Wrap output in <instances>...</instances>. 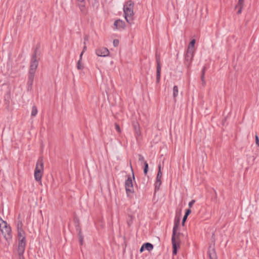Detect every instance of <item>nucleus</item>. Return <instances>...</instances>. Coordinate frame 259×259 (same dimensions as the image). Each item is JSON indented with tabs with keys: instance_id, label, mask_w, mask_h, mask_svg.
<instances>
[{
	"instance_id": "f257e3e1",
	"label": "nucleus",
	"mask_w": 259,
	"mask_h": 259,
	"mask_svg": "<svg viewBox=\"0 0 259 259\" xmlns=\"http://www.w3.org/2000/svg\"><path fill=\"white\" fill-rule=\"evenodd\" d=\"M38 65V61L36 59V55L32 56L31 60L30 69L29 71L28 78L27 81L28 90H31L33 84L34 77L36 70Z\"/></svg>"
},
{
	"instance_id": "f03ea898",
	"label": "nucleus",
	"mask_w": 259,
	"mask_h": 259,
	"mask_svg": "<svg viewBox=\"0 0 259 259\" xmlns=\"http://www.w3.org/2000/svg\"><path fill=\"white\" fill-rule=\"evenodd\" d=\"M134 3L131 1H127L123 6L124 18L126 22L129 24L132 23L134 19Z\"/></svg>"
},
{
	"instance_id": "7ed1b4c3",
	"label": "nucleus",
	"mask_w": 259,
	"mask_h": 259,
	"mask_svg": "<svg viewBox=\"0 0 259 259\" xmlns=\"http://www.w3.org/2000/svg\"><path fill=\"white\" fill-rule=\"evenodd\" d=\"M178 230V224L177 223H175L173 227L172 235L171 237V242L173 249L172 253L175 255L177 254V249L180 247L179 233H177Z\"/></svg>"
},
{
	"instance_id": "20e7f679",
	"label": "nucleus",
	"mask_w": 259,
	"mask_h": 259,
	"mask_svg": "<svg viewBox=\"0 0 259 259\" xmlns=\"http://www.w3.org/2000/svg\"><path fill=\"white\" fill-rule=\"evenodd\" d=\"M0 229L6 240L9 242L11 240V228L7 223L0 217Z\"/></svg>"
},
{
	"instance_id": "39448f33",
	"label": "nucleus",
	"mask_w": 259,
	"mask_h": 259,
	"mask_svg": "<svg viewBox=\"0 0 259 259\" xmlns=\"http://www.w3.org/2000/svg\"><path fill=\"white\" fill-rule=\"evenodd\" d=\"M44 172V161L42 157H39L36 164L34 176L37 182H41Z\"/></svg>"
},
{
	"instance_id": "423d86ee",
	"label": "nucleus",
	"mask_w": 259,
	"mask_h": 259,
	"mask_svg": "<svg viewBox=\"0 0 259 259\" xmlns=\"http://www.w3.org/2000/svg\"><path fill=\"white\" fill-rule=\"evenodd\" d=\"M132 173V177L129 176L125 182V188L127 194L133 193L134 192L133 180H135V177L133 171Z\"/></svg>"
},
{
	"instance_id": "0eeeda50",
	"label": "nucleus",
	"mask_w": 259,
	"mask_h": 259,
	"mask_svg": "<svg viewBox=\"0 0 259 259\" xmlns=\"http://www.w3.org/2000/svg\"><path fill=\"white\" fill-rule=\"evenodd\" d=\"M19 243H18V252L19 255L21 256L23 255L24 251L25 250V245H26V238H20L18 239Z\"/></svg>"
},
{
	"instance_id": "6e6552de",
	"label": "nucleus",
	"mask_w": 259,
	"mask_h": 259,
	"mask_svg": "<svg viewBox=\"0 0 259 259\" xmlns=\"http://www.w3.org/2000/svg\"><path fill=\"white\" fill-rule=\"evenodd\" d=\"M193 57L194 52L187 51V53L185 56V64L187 67H189L190 66Z\"/></svg>"
},
{
	"instance_id": "1a4fd4ad",
	"label": "nucleus",
	"mask_w": 259,
	"mask_h": 259,
	"mask_svg": "<svg viewBox=\"0 0 259 259\" xmlns=\"http://www.w3.org/2000/svg\"><path fill=\"white\" fill-rule=\"evenodd\" d=\"M162 177V172L161 171V165H158V171L156 178V182L155 183V190H158L161 184V179Z\"/></svg>"
},
{
	"instance_id": "9d476101",
	"label": "nucleus",
	"mask_w": 259,
	"mask_h": 259,
	"mask_svg": "<svg viewBox=\"0 0 259 259\" xmlns=\"http://www.w3.org/2000/svg\"><path fill=\"white\" fill-rule=\"evenodd\" d=\"M96 54L98 56L105 57L109 56V51L106 48H101L96 50Z\"/></svg>"
},
{
	"instance_id": "9b49d317",
	"label": "nucleus",
	"mask_w": 259,
	"mask_h": 259,
	"mask_svg": "<svg viewBox=\"0 0 259 259\" xmlns=\"http://www.w3.org/2000/svg\"><path fill=\"white\" fill-rule=\"evenodd\" d=\"M125 28L124 22L120 19L116 20L114 23V29L121 30Z\"/></svg>"
},
{
	"instance_id": "f8f14e48",
	"label": "nucleus",
	"mask_w": 259,
	"mask_h": 259,
	"mask_svg": "<svg viewBox=\"0 0 259 259\" xmlns=\"http://www.w3.org/2000/svg\"><path fill=\"white\" fill-rule=\"evenodd\" d=\"M157 68H156V81L157 82H159L160 78V72H161V66L160 65L159 60L157 58Z\"/></svg>"
},
{
	"instance_id": "ddd939ff",
	"label": "nucleus",
	"mask_w": 259,
	"mask_h": 259,
	"mask_svg": "<svg viewBox=\"0 0 259 259\" xmlns=\"http://www.w3.org/2000/svg\"><path fill=\"white\" fill-rule=\"evenodd\" d=\"M18 239L20 238H25V233L24 230L21 226H19V225H18Z\"/></svg>"
},
{
	"instance_id": "4468645a",
	"label": "nucleus",
	"mask_w": 259,
	"mask_h": 259,
	"mask_svg": "<svg viewBox=\"0 0 259 259\" xmlns=\"http://www.w3.org/2000/svg\"><path fill=\"white\" fill-rule=\"evenodd\" d=\"M145 250H147L149 251H151L153 249V245L150 243H145L143 244Z\"/></svg>"
},
{
	"instance_id": "2eb2a0df",
	"label": "nucleus",
	"mask_w": 259,
	"mask_h": 259,
	"mask_svg": "<svg viewBox=\"0 0 259 259\" xmlns=\"http://www.w3.org/2000/svg\"><path fill=\"white\" fill-rule=\"evenodd\" d=\"M195 44V40L192 39L188 47L187 51H191V52H194V47Z\"/></svg>"
},
{
	"instance_id": "dca6fc26",
	"label": "nucleus",
	"mask_w": 259,
	"mask_h": 259,
	"mask_svg": "<svg viewBox=\"0 0 259 259\" xmlns=\"http://www.w3.org/2000/svg\"><path fill=\"white\" fill-rule=\"evenodd\" d=\"M172 95H173V97L174 98V100L175 101H176V98L178 96V93H179V91H178V88L177 85H175L173 88V90H172Z\"/></svg>"
},
{
	"instance_id": "f3484780",
	"label": "nucleus",
	"mask_w": 259,
	"mask_h": 259,
	"mask_svg": "<svg viewBox=\"0 0 259 259\" xmlns=\"http://www.w3.org/2000/svg\"><path fill=\"white\" fill-rule=\"evenodd\" d=\"M85 1L82 2H79L78 6L80 11L82 12H84L85 11Z\"/></svg>"
},
{
	"instance_id": "a211bd4d",
	"label": "nucleus",
	"mask_w": 259,
	"mask_h": 259,
	"mask_svg": "<svg viewBox=\"0 0 259 259\" xmlns=\"http://www.w3.org/2000/svg\"><path fill=\"white\" fill-rule=\"evenodd\" d=\"M37 109L35 106H33L32 108V111L31 113V115L32 116H35L37 114Z\"/></svg>"
},
{
	"instance_id": "6ab92c4d",
	"label": "nucleus",
	"mask_w": 259,
	"mask_h": 259,
	"mask_svg": "<svg viewBox=\"0 0 259 259\" xmlns=\"http://www.w3.org/2000/svg\"><path fill=\"white\" fill-rule=\"evenodd\" d=\"M244 0H238L237 5L236 6L235 8L237 9L238 7H243Z\"/></svg>"
},
{
	"instance_id": "aec40b11",
	"label": "nucleus",
	"mask_w": 259,
	"mask_h": 259,
	"mask_svg": "<svg viewBox=\"0 0 259 259\" xmlns=\"http://www.w3.org/2000/svg\"><path fill=\"white\" fill-rule=\"evenodd\" d=\"M144 173L145 175L147 174L148 170V164L146 161H144Z\"/></svg>"
},
{
	"instance_id": "412c9836",
	"label": "nucleus",
	"mask_w": 259,
	"mask_h": 259,
	"mask_svg": "<svg viewBox=\"0 0 259 259\" xmlns=\"http://www.w3.org/2000/svg\"><path fill=\"white\" fill-rule=\"evenodd\" d=\"M77 68L79 70H82L83 68V65L81 64L80 60H78V61L77 62Z\"/></svg>"
},
{
	"instance_id": "4be33fe9",
	"label": "nucleus",
	"mask_w": 259,
	"mask_h": 259,
	"mask_svg": "<svg viewBox=\"0 0 259 259\" xmlns=\"http://www.w3.org/2000/svg\"><path fill=\"white\" fill-rule=\"evenodd\" d=\"M138 157H139V158H138L139 161L140 162H143L144 163V161H145V159H144V157L141 154H139Z\"/></svg>"
},
{
	"instance_id": "5701e85b",
	"label": "nucleus",
	"mask_w": 259,
	"mask_h": 259,
	"mask_svg": "<svg viewBox=\"0 0 259 259\" xmlns=\"http://www.w3.org/2000/svg\"><path fill=\"white\" fill-rule=\"evenodd\" d=\"M210 259H217L216 255L214 252L209 254Z\"/></svg>"
},
{
	"instance_id": "b1692460",
	"label": "nucleus",
	"mask_w": 259,
	"mask_h": 259,
	"mask_svg": "<svg viewBox=\"0 0 259 259\" xmlns=\"http://www.w3.org/2000/svg\"><path fill=\"white\" fill-rule=\"evenodd\" d=\"M115 129L119 133H121V130L120 128V127L119 126L118 124H117V123H115Z\"/></svg>"
},
{
	"instance_id": "393cba45",
	"label": "nucleus",
	"mask_w": 259,
	"mask_h": 259,
	"mask_svg": "<svg viewBox=\"0 0 259 259\" xmlns=\"http://www.w3.org/2000/svg\"><path fill=\"white\" fill-rule=\"evenodd\" d=\"M113 45H114V47H116V46H118V44H119V41H118V40H117V39H114V40H113Z\"/></svg>"
},
{
	"instance_id": "a878e982",
	"label": "nucleus",
	"mask_w": 259,
	"mask_h": 259,
	"mask_svg": "<svg viewBox=\"0 0 259 259\" xmlns=\"http://www.w3.org/2000/svg\"><path fill=\"white\" fill-rule=\"evenodd\" d=\"M195 202V201L194 200H192L191 201H190L189 202V204H188V205H189V207H191L193 205V204H194Z\"/></svg>"
},
{
	"instance_id": "bb28decb",
	"label": "nucleus",
	"mask_w": 259,
	"mask_h": 259,
	"mask_svg": "<svg viewBox=\"0 0 259 259\" xmlns=\"http://www.w3.org/2000/svg\"><path fill=\"white\" fill-rule=\"evenodd\" d=\"M255 144L257 146H259V139L257 135L255 136Z\"/></svg>"
},
{
	"instance_id": "cd10ccee",
	"label": "nucleus",
	"mask_w": 259,
	"mask_h": 259,
	"mask_svg": "<svg viewBox=\"0 0 259 259\" xmlns=\"http://www.w3.org/2000/svg\"><path fill=\"white\" fill-rule=\"evenodd\" d=\"M135 131H136V134L138 136H140V132L139 129L138 128H137L136 126H135Z\"/></svg>"
},
{
	"instance_id": "c85d7f7f",
	"label": "nucleus",
	"mask_w": 259,
	"mask_h": 259,
	"mask_svg": "<svg viewBox=\"0 0 259 259\" xmlns=\"http://www.w3.org/2000/svg\"><path fill=\"white\" fill-rule=\"evenodd\" d=\"M191 210L190 209H187L185 215H187L188 217V215L191 213Z\"/></svg>"
},
{
	"instance_id": "c756f323",
	"label": "nucleus",
	"mask_w": 259,
	"mask_h": 259,
	"mask_svg": "<svg viewBox=\"0 0 259 259\" xmlns=\"http://www.w3.org/2000/svg\"><path fill=\"white\" fill-rule=\"evenodd\" d=\"M187 217H188L187 215H184V216L183 219V221H182V225H184V223H185L186 220H187Z\"/></svg>"
},
{
	"instance_id": "7c9ffc66",
	"label": "nucleus",
	"mask_w": 259,
	"mask_h": 259,
	"mask_svg": "<svg viewBox=\"0 0 259 259\" xmlns=\"http://www.w3.org/2000/svg\"><path fill=\"white\" fill-rule=\"evenodd\" d=\"M238 8H239V9L238 10L237 13L238 14H239L241 13L243 7H239Z\"/></svg>"
},
{
	"instance_id": "2f4dec72",
	"label": "nucleus",
	"mask_w": 259,
	"mask_h": 259,
	"mask_svg": "<svg viewBox=\"0 0 259 259\" xmlns=\"http://www.w3.org/2000/svg\"><path fill=\"white\" fill-rule=\"evenodd\" d=\"M144 250H145V248H144V246L143 244L140 249V252H142Z\"/></svg>"
},
{
	"instance_id": "473e14b6",
	"label": "nucleus",
	"mask_w": 259,
	"mask_h": 259,
	"mask_svg": "<svg viewBox=\"0 0 259 259\" xmlns=\"http://www.w3.org/2000/svg\"><path fill=\"white\" fill-rule=\"evenodd\" d=\"M83 51H82V52L81 53V54H80V56H79V60H80L82 59V55L83 54Z\"/></svg>"
},
{
	"instance_id": "72a5a7b5",
	"label": "nucleus",
	"mask_w": 259,
	"mask_h": 259,
	"mask_svg": "<svg viewBox=\"0 0 259 259\" xmlns=\"http://www.w3.org/2000/svg\"><path fill=\"white\" fill-rule=\"evenodd\" d=\"M84 47H83V51H83V53H84V52L86 51V50H87V47H86V46H85V41L84 42Z\"/></svg>"
},
{
	"instance_id": "f704fd0d",
	"label": "nucleus",
	"mask_w": 259,
	"mask_h": 259,
	"mask_svg": "<svg viewBox=\"0 0 259 259\" xmlns=\"http://www.w3.org/2000/svg\"><path fill=\"white\" fill-rule=\"evenodd\" d=\"M205 69H206L205 67H204L202 70V74L204 75Z\"/></svg>"
},
{
	"instance_id": "c9c22d12",
	"label": "nucleus",
	"mask_w": 259,
	"mask_h": 259,
	"mask_svg": "<svg viewBox=\"0 0 259 259\" xmlns=\"http://www.w3.org/2000/svg\"><path fill=\"white\" fill-rule=\"evenodd\" d=\"M201 80L203 82H204V75L203 74L201 75Z\"/></svg>"
},
{
	"instance_id": "e433bc0d",
	"label": "nucleus",
	"mask_w": 259,
	"mask_h": 259,
	"mask_svg": "<svg viewBox=\"0 0 259 259\" xmlns=\"http://www.w3.org/2000/svg\"><path fill=\"white\" fill-rule=\"evenodd\" d=\"M88 40V37L87 36H85L84 37V41H87Z\"/></svg>"
},
{
	"instance_id": "4c0bfd02",
	"label": "nucleus",
	"mask_w": 259,
	"mask_h": 259,
	"mask_svg": "<svg viewBox=\"0 0 259 259\" xmlns=\"http://www.w3.org/2000/svg\"><path fill=\"white\" fill-rule=\"evenodd\" d=\"M82 241H83V238H81L80 239V242L81 244H82Z\"/></svg>"
}]
</instances>
